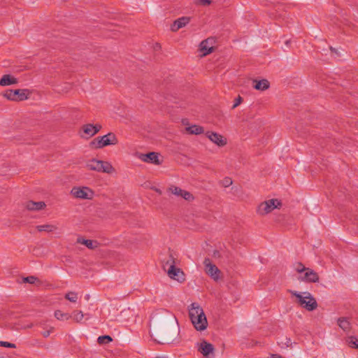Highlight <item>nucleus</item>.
<instances>
[{"label": "nucleus", "mask_w": 358, "mask_h": 358, "mask_svg": "<svg viewBox=\"0 0 358 358\" xmlns=\"http://www.w3.org/2000/svg\"><path fill=\"white\" fill-rule=\"evenodd\" d=\"M189 315L192 324L197 331L207 328L208 321L202 308L197 303H192L189 307Z\"/></svg>", "instance_id": "1"}, {"label": "nucleus", "mask_w": 358, "mask_h": 358, "mask_svg": "<svg viewBox=\"0 0 358 358\" xmlns=\"http://www.w3.org/2000/svg\"><path fill=\"white\" fill-rule=\"evenodd\" d=\"M118 140L115 134L109 132L102 136H98L90 143V146L94 149H101L108 145H115L117 144Z\"/></svg>", "instance_id": "2"}, {"label": "nucleus", "mask_w": 358, "mask_h": 358, "mask_svg": "<svg viewBox=\"0 0 358 358\" xmlns=\"http://www.w3.org/2000/svg\"><path fill=\"white\" fill-rule=\"evenodd\" d=\"M289 292L298 299L299 303L306 310L312 311L317 308V303L309 292H305L301 294L296 291L289 290Z\"/></svg>", "instance_id": "3"}, {"label": "nucleus", "mask_w": 358, "mask_h": 358, "mask_svg": "<svg viewBox=\"0 0 358 358\" xmlns=\"http://www.w3.org/2000/svg\"><path fill=\"white\" fill-rule=\"evenodd\" d=\"M86 166L89 170L101 173H111L114 171L109 162L95 159L89 161Z\"/></svg>", "instance_id": "4"}, {"label": "nucleus", "mask_w": 358, "mask_h": 358, "mask_svg": "<svg viewBox=\"0 0 358 358\" xmlns=\"http://www.w3.org/2000/svg\"><path fill=\"white\" fill-rule=\"evenodd\" d=\"M282 206L280 201L278 199H269L261 203L257 208V213L261 215H266L275 208H280Z\"/></svg>", "instance_id": "5"}, {"label": "nucleus", "mask_w": 358, "mask_h": 358, "mask_svg": "<svg viewBox=\"0 0 358 358\" xmlns=\"http://www.w3.org/2000/svg\"><path fill=\"white\" fill-rule=\"evenodd\" d=\"M28 92L29 90L26 89L7 90L3 93V96L10 101H20L28 99Z\"/></svg>", "instance_id": "6"}, {"label": "nucleus", "mask_w": 358, "mask_h": 358, "mask_svg": "<svg viewBox=\"0 0 358 358\" xmlns=\"http://www.w3.org/2000/svg\"><path fill=\"white\" fill-rule=\"evenodd\" d=\"M73 197L81 199H92L94 196V192L88 187H74L71 191Z\"/></svg>", "instance_id": "7"}, {"label": "nucleus", "mask_w": 358, "mask_h": 358, "mask_svg": "<svg viewBox=\"0 0 358 358\" xmlns=\"http://www.w3.org/2000/svg\"><path fill=\"white\" fill-rule=\"evenodd\" d=\"M102 126L99 124H85L82 126L80 133L81 138L88 139L96 135L101 129Z\"/></svg>", "instance_id": "8"}, {"label": "nucleus", "mask_w": 358, "mask_h": 358, "mask_svg": "<svg viewBox=\"0 0 358 358\" xmlns=\"http://www.w3.org/2000/svg\"><path fill=\"white\" fill-rule=\"evenodd\" d=\"M82 292H69V310L75 308H80L83 304Z\"/></svg>", "instance_id": "9"}, {"label": "nucleus", "mask_w": 358, "mask_h": 358, "mask_svg": "<svg viewBox=\"0 0 358 358\" xmlns=\"http://www.w3.org/2000/svg\"><path fill=\"white\" fill-rule=\"evenodd\" d=\"M206 273L210 275L213 280H217L220 278V271L218 268L213 264L209 258H206L203 261Z\"/></svg>", "instance_id": "10"}, {"label": "nucleus", "mask_w": 358, "mask_h": 358, "mask_svg": "<svg viewBox=\"0 0 358 358\" xmlns=\"http://www.w3.org/2000/svg\"><path fill=\"white\" fill-rule=\"evenodd\" d=\"M206 136L215 144L220 147L224 146L227 144V139L224 138L222 135L213 132V131H207L206 133Z\"/></svg>", "instance_id": "11"}, {"label": "nucleus", "mask_w": 358, "mask_h": 358, "mask_svg": "<svg viewBox=\"0 0 358 358\" xmlns=\"http://www.w3.org/2000/svg\"><path fill=\"white\" fill-rule=\"evenodd\" d=\"M140 159L145 162L152 163L156 165L161 164L159 159L158 154L155 152H150L147 154H142Z\"/></svg>", "instance_id": "12"}, {"label": "nucleus", "mask_w": 358, "mask_h": 358, "mask_svg": "<svg viewBox=\"0 0 358 358\" xmlns=\"http://www.w3.org/2000/svg\"><path fill=\"white\" fill-rule=\"evenodd\" d=\"M302 280L308 282H317L319 281V275L313 269L308 268L305 271L304 276L301 278Z\"/></svg>", "instance_id": "13"}, {"label": "nucleus", "mask_w": 358, "mask_h": 358, "mask_svg": "<svg viewBox=\"0 0 358 358\" xmlns=\"http://www.w3.org/2000/svg\"><path fill=\"white\" fill-rule=\"evenodd\" d=\"M24 207L29 210L37 211L44 208L45 203L43 201H28L24 203Z\"/></svg>", "instance_id": "14"}, {"label": "nucleus", "mask_w": 358, "mask_h": 358, "mask_svg": "<svg viewBox=\"0 0 358 358\" xmlns=\"http://www.w3.org/2000/svg\"><path fill=\"white\" fill-rule=\"evenodd\" d=\"M190 21L189 17H182L173 22V24L171 26L172 31H177L178 29L184 27L187 25Z\"/></svg>", "instance_id": "15"}, {"label": "nucleus", "mask_w": 358, "mask_h": 358, "mask_svg": "<svg viewBox=\"0 0 358 358\" xmlns=\"http://www.w3.org/2000/svg\"><path fill=\"white\" fill-rule=\"evenodd\" d=\"M198 350L205 357L208 356L214 351V347L212 344L203 341L199 346Z\"/></svg>", "instance_id": "16"}, {"label": "nucleus", "mask_w": 358, "mask_h": 358, "mask_svg": "<svg viewBox=\"0 0 358 358\" xmlns=\"http://www.w3.org/2000/svg\"><path fill=\"white\" fill-rule=\"evenodd\" d=\"M85 315L83 311L79 308H75L69 310V318L73 320L76 322H81L84 318Z\"/></svg>", "instance_id": "17"}, {"label": "nucleus", "mask_w": 358, "mask_h": 358, "mask_svg": "<svg viewBox=\"0 0 358 358\" xmlns=\"http://www.w3.org/2000/svg\"><path fill=\"white\" fill-rule=\"evenodd\" d=\"M77 243L85 245L87 248L94 249L99 246V243L97 241L85 239L83 237H78L77 238Z\"/></svg>", "instance_id": "18"}, {"label": "nucleus", "mask_w": 358, "mask_h": 358, "mask_svg": "<svg viewBox=\"0 0 358 358\" xmlns=\"http://www.w3.org/2000/svg\"><path fill=\"white\" fill-rule=\"evenodd\" d=\"M252 87L257 90L264 91L269 88L270 83L266 79L260 80H253Z\"/></svg>", "instance_id": "19"}, {"label": "nucleus", "mask_w": 358, "mask_h": 358, "mask_svg": "<svg viewBox=\"0 0 358 358\" xmlns=\"http://www.w3.org/2000/svg\"><path fill=\"white\" fill-rule=\"evenodd\" d=\"M17 79L9 74L3 75L2 78L0 79L1 86H8L13 84H17Z\"/></svg>", "instance_id": "20"}, {"label": "nucleus", "mask_w": 358, "mask_h": 358, "mask_svg": "<svg viewBox=\"0 0 358 358\" xmlns=\"http://www.w3.org/2000/svg\"><path fill=\"white\" fill-rule=\"evenodd\" d=\"M185 131L189 134L199 135L204 132V129L201 126L192 124L191 126L186 127Z\"/></svg>", "instance_id": "21"}, {"label": "nucleus", "mask_w": 358, "mask_h": 358, "mask_svg": "<svg viewBox=\"0 0 358 358\" xmlns=\"http://www.w3.org/2000/svg\"><path fill=\"white\" fill-rule=\"evenodd\" d=\"M167 273H168V275L171 278L177 280H180V278H179L180 274H182V275L183 274V273L180 271V268H176L173 264L170 266L169 268L168 269Z\"/></svg>", "instance_id": "22"}, {"label": "nucleus", "mask_w": 358, "mask_h": 358, "mask_svg": "<svg viewBox=\"0 0 358 358\" xmlns=\"http://www.w3.org/2000/svg\"><path fill=\"white\" fill-rule=\"evenodd\" d=\"M69 117L73 122H76L83 117L82 113L77 108H69Z\"/></svg>", "instance_id": "23"}, {"label": "nucleus", "mask_w": 358, "mask_h": 358, "mask_svg": "<svg viewBox=\"0 0 358 358\" xmlns=\"http://www.w3.org/2000/svg\"><path fill=\"white\" fill-rule=\"evenodd\" d=\"M212 38H208L203 41L200 44V50L203 52V55H206L213 52V48L208 45L210 41H212Z\"/></svg>", "instance_id": "24"}, {"label": "nucleus", "mask_w": 358, "mask_h": 358, "mask_svg": "<svg viewBox=\"0 0 358 358\" xmlns=\"http://www.w3.org/2000/svg\"><path fill=\"white\" fill-rule=\"evenodd\" d=\"M338 324L345 331H348L350 329V322L347 317L338 318Z\"/></svg>", "instance_id": "25"}, {"label": "nucleus", "mask_w": 358, "mask_h": 358, "mask_svg": "<svg viewBox=\"0 0 358 358\" xmlns=\"http://www.w3.org/2000/svg\"><path fill=\"white\" fill-rule=\"evenodd\" d=\"M36 229L39 232H51L53 231L56 228L54 225L52 224H43L36 226Z\"/></svg>", "instance_id": "26"}, {"label": "nucleus", "mask_w": 358, "mask_h": 358, "mask_svg": "<svg viewBox=\"0 0 358 358\" xmlns=\"http://www.w3.org/2000/svg\"><path fill=\"white\" fill-rule=\"evenodd\" d=\"M278 345L282 348H286L292 345L291 339L287 337H283L279 339L278 341Z\"/></svg>", "instance_id": "27"}, {"label": "nucleus", "mask_w": 358, "mask_h": 358, "mask_svg": "<svg viewBox=\"0 0 358 358\" xmlns=\"http://www.w3.org/2000/svg\"><path fill=\"white\" fill-rule=\"evenodd\" d=\"M346 342L350 347L358 349V340L356 337L350 336L347 338Z\"/></svg>", "instance_id": "28"}, {"label": "nucleus", "mask_w": 358, "mask_h": 358, "mask_svg": "<svg viewBox=\"0 0 358 358\" xmlns=\"http://www.w3.org/2000/svg\"><path fill=\"white\" fill-rule=\"evenodd\" d=\"M112 341V338L108 335L101 336L97 338L98 343L101 345L109 343Z\"/></svg>", "instance_id": "29"}, {"label": "nucleus", "mask_w": 358, "mask_h": 358, "mask_svg": "<svg viewBox=\"0 0 358 358\" xmlns=\"http://www.w3.org/2000/svg\"><path fill=\"white\" fill-rule=\"evenodd\" d=\"M169 191H170L174 195L180 196L181 193L183 192L184 189H182L181 188L178 187L171 185L169 188Z\"/></svg>", "instance_id": "30"}, {"label": "nucleus", "mask_w": 358, "mask_h": 358, "mask_svg": "<svg viewBox=\"0 0 358 358\" xmlns=\"http://www.w3.org/2000/svg\"><path fill=\"white\" fill-rule=\"evenodd\" d=\"M180 196L188 201H192L194 199V196L189 192L186 190H184Z\"/></svg>", "instance_id": "31"}, {"label": "nucleus", "mask_w": 358, "mask_h": 358, "mask_svg": "<svg viewBox=\"0 0 358 358\" xmlns=\"http://www.w3.org/2000/svg\"><path fill=\"white\" fill-rule=\"evenodd\" d=\"M180 196L188 201H192L194 199V196L189 192L186 190H184Z\"/></svg>", "instance_id": "32"}, {"label": "nucleus", "mask_w": 358, "mask_h": 358, "mask_svg": "<svg viewBox=\"0 0 358 358\" xmlns=\"http://www.w3.org/2000/svg\"><path fill=\"white\" fill-rule=\"evenodd\" d=\"M37 278L33 275L23 278V282H27L29 284H34Z\"/></svg>", "instance_id": "33"}, {"label": "nucleus", "mask_w": 358, "mask_h": 358, "mask_svg": "<svg viewBox=\"0 0 358 358\" xmlns=\"http://www.w3.org/2000/svg\"><path fill=\"white\" fill-rule=\"evenodd\" d=\"M164 314H165V315H168V316H169L170 317H171V318H174V319L176 320V317H172V316H171V315L168 312L164 311V310L162 311V312H161V313H157V314H155V315L153 316V319H154V320H157L160 319V318L162 317V316H163V315H164Z\"/></svg>", "instance_id": "34"}, {"label": "nucleus", "mask_w": 358, "mask_h": 358, "mask_svg": "<svg viewBox=\"0 0 358 358\" xmlns=\"http://www.w3.org/2000/svg\"><path fill=\"white\" fill-rule=\"evenodd\" d=\"M55 316L57 320H64V317H66V313H62L61 310H56L55 312Z\"/></svg>", "instance_id": "35"}, {"label": "nucleus", "mask_w": 358, "mask_h": 358, "mask_svg": "<svg viewBox=\"0 0 358 358\" xmlns=\"http://www.w3.org/2000/svg\"><path fill=\"white\" fill-rule=\"evenodd\" d=\"M0 346L9 348H15L16 346L14 343H9L7 341H0Z\"/></svg>", "instance_id": "36"}, {"label": "nucleus", "mask_w": 358, "mask_h": 358, "mask_svg": "<svg viewBox=\"0 0 358 358\" xmlns=\"http://www.w3.org/2000/svg\"><path fill=\"white\" fill-rule=\"evenodd\" d=\"M222 184L224 187H229L232 184V180L230 178H225L222 181Z\"/></svg>", "instance_id": "37"}, {"label": "nucleus", "mask_w": 358, "mask_h": 358, "mask_svg": "<svg viewBox=\"0 0 358 358\" xmlns=\"http://www.w3.org/2000/svg\"><path fill=\"white\" fill-rule=\"evenodd\" d=\"M307 268H308L305 267L302 264L299 263L296 268V270L299 273H302V272H305L307 270Z\"/></svg>", "instance_id": "38"}, {"label": "nucleus", "mask_w": 358, "mask_h": 358, "mask_svg": "<svg viewBox=\"0 0 358 358\" xmlns=\"http://www.w3.org/2000/svg\"><path fill=\"white\" fill-rule=\"evenodd\" d=\"M242 102V98L241 96H238L234 101V105L232 106V109H234L235 108H236L238 105L241 104V103Z\"/></svg>", "instance_id": "39"}, {"label": "nucleus", "mask_w": 358, "mask_h": 358, "mask_svg": "<svg viewBox=\"0 0 358 358\" xmlns=\"http://www.w3.org/2000/svg\"><path fill=\"white\" fill-rule=\"evenodd\" d=\"M196 1L203 6H208L211 3L210 0H196Z\"/></svg>", "instance_id": "40"}, {"label": "nucleus", "mask_w": 358, "mask_h": 358, "mask_svg": "<svg viewBox=\"0 0 358 358\" xmlns=\"http://www.w3.org/2000/svg\"><path fill=\"white\" fill-rule=\"evenodd\" d=\"M173 341V336H171V338H169L167 339H165L164 341H158L159 343L161 344H164V343H171L172 341Z\"/></svg>", "instance_id": "41"}, {"label": "nucleus", "mask_w": 358, "mask_h": 358, "mask_svg": "<svg viewBox=\"0 0 358 358\" xmlns=\"http://www.w3.org/2000/svg\"><path fill=\"white\" fill-rule=\"evenodd\" d=\"M51 333V330H47V331H44L43 333H42V335L45 337V338H47L50 336Z\"/></svg>", "instance_id": "42"}, {"label": "nucleus", "mask_w": 358, "mask_h": 358, "mask_svg": "<svg viewBox=\"0 0 358 358\" xmlns=\"http://www.w3.org/2000/svg\"><path fill=\"white\" fill-rule=\"evenodd\" d=\"M271 358H285V357L279 354H271Z\"/></svg>", "instance_id": "43"}, {"label": "nucleus", "mask_w": 358, "mask_h": 358, "mask_svg": "<svg viewBox=\"0 0 358 358\" xmlns=\"http://www.w3.org/2000/svg\"><path fill=\"white\" fill-rule=\"evenodd\" d=\"M213 257H220V253L218 250H214L213 252Z\"/></svg>", "instance_id": "44"}, {"label": "nucleus", "mask_w": 358, "mask_h": 358, "mask_svg": "<svg viewBox=\"0 0 358 358\" xmlns=\"http://www.w3.org/2000/svg\"><path fill=\"white\" fill-rule=\"evenodd\" d=\"M182 122L184 125H186L187 127L190 126L187 120H183Z\"/></svg>", "instance_id": "45"}, {"label": "nucleus", "mask_w": 358, "mask_h": 358, "mask_svg": "<svg viewBox=\"0 0 358 358\" xmlns=\"http://www.w3.org/2000/svg\"><path fill=\"white\" fill-rule=\"evenodd\" d=\"M155 192H157L158 194H162V191H161L159 189H158V188H155Z\"/></svg>", "instance_id": "46"}, {"label": "nucleus", "mask_w": 358, "mask_h": 358, "mask_svg": "<svg viewBox=\"0 0 358 358\" xmlns=\"http://www.w3.org/2000/svg\"><path fill=\"white\" fill-rule=\"evenodd\" d=\"M64 298H65L66 299H67V294H64Z\"/></svg>", "instance_id": "47"}, {"label": "nucleus", "mask_w": 358, "mask_h": 358, "mask_svg": "<svg viewBox=\"0 0 358 358\" xmlns=\"http://www.w3.org/2000/svg\"><path fill=\"white\" fill-rule=\"evenodd\" d=\"M160 48L159 44H157L156 48Z\"/></svg>", "instance_id": "48"}, {"label": "nucleus", "mask_w": 358, "mask_h": 358, "mask_svg": "<svg viewBox=\"0 0 358 358\" xmlns=\"http://www.w3.org/2000/svg\"><path fill=\"white\" fill-rule=\"evenodd\" d=\"M160 48L159 44H157L156 48Z\"/></svg>", "instance_id": "49"}, {"label": "nucleus", "mask_w": 358, "mask_h": 358, "mask_svg": "<svg viewBox=\"0 0 358 358\" xmlns=\"http://www.w3.org/2000/svg\"><path fill=\"white\" fill-rule=\"evenodd\" d=\"M34 249L35 250H37L38 249H39V248L34 247Z\"/></svg>", "instance_id": "50"}]
</instances>
